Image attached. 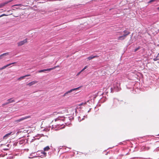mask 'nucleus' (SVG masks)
<instances>
[{
    "instance_id": "obj_14",
    "label": "nucleus",
    "mask_w": 159,
    "mask_h": 159,
    "mask_svg": "<svg viewBox=\"0 0 159 159\" xmlns=\"http://www.w3.org/2000/svg\"><path fill=\"white\" fill-rule=\"evenodd\" d=\"M86 104H87V103L86 102H82L81 103H80L79 105H78V107L79 106H80V107H79V108H81V107H80V106H84Z\"/></svg>"
},
{
    "instance_id": "obj_29",
    "label": "nucleus",
    "mask_w": 159,
    "mask_h": 159,
    "mask_svg": "<svg viewBox=\"0 0 159 159\" xmlns=\"http://www.w3.org/2000/svg\"><path fill=\"white\" fill-rule=\"evenodd\" d=\"M87 66H85V67L84 68H83V70H85L87 68Z\"/></svg>"
},
{
    "instance_id": "obj_1",
    "label": "nucleus",
    "mask_w": 159,
    "mask_h": 159,
    "mask_svg": "<svg viewBox=\"0 0 159 159\" xmlns=\"http://www.w3.org/2000/svg\"><path fill=\"white\" fill-rule=\"evenodd\" d=\"M120 84H117L116 85H114L113 88L111 89V93H113L114 91L117 92L119 91L120 89L119 87Z\"/></svg>"
},
{
    "instance_id": "obj_13",
    "label": "nucleus",
    "mask_w": 159,
    "mask_h": 159,
    "mask_svg": "<svg viewBox=\"0 0 159 159\" xmlns=\"http://www.w3.org/2000/svg\"><path fill=\"white\" fill-rule=\"evenodd\" d=\"M97 57V55H94H94H91L90 56H89V57H88L87 58V59H88V60H90Z\"/></svg>"
},
{
    "instance_id": "obj_33",
    "label": "nucleus",
    "mask_w": 159,
    "mask_h": 159,
    "mask_svg": "<svg viewBox=\"0 0 159 159\" xmlns=\"http://www.w3.org/2000/svg\"><path fill=\"white\" fill-rule=\"evenodd\" d=\"M91 109H89V110L88 111V113L90 111V110H91Z\"/></svg>"
},
{
    "instance_id": "obj_21",
    "label": "nucleus",
    "mask_w": 159,
    "mask_h": 159,
    "mask_svg": "<svg viewBox=\"0 0 159 159\" xmlns=\"http://www.w3.org/2000/svg\"><path fill=\"white\" fill-rule=\"evenodd\" d=\"M50 148L48 146H47L44 148V151H48L49 149Z\"/></svg>"
},
{
    "instance_id": "obj_36",
    "label": "nucleus",
    "mask_w": 159,
    "mask_h": 159,
    "mask_svg": "<svg viewBox=\"0 0 159 159\" xmlns=\"http://www.w3.org/2000/svg\"><path fill=\"white\" fill-rule=\"evenodd\" d=\"M118 101V100L117 99H116L115 100V102H116V101Z\"/></svg>"
},
{
    "instance_id": "obj_12",
    "label": "nucleus",
    "mask_w": 159,
    "mask_h": 159,
    "mask_svg": "<svg viewBox=\"0 0 159 159\" xmlns=\"http://www.w3.org/2000/svg\"><path fill=\"white\" fill-rule=\"evenodd\" d=\"M37 82H38L36 81H32L29 83L27 85H29L30 86H32V85H34V84H35V83H37Z\"/></svg>"
},
{
    "instance_id": "obj_27",
    "label": "nucleus",
    "mask_w": 159,
    "mask_h": 159,
    "mask_svg": "<svg viewBox=\"0 0 159 159\" xmlns=\"http://www.w3.org/2000/svg\"><path fill=\"white\" fill-rule=\"evenodd\" d=\"M33 138V139H32L31 142H33L34 141V140H35L36 139V138H35L34 137Z\"/></svg>"
},
{
    "instance_id": "obj_24",
    "label": "nucleus",
    "mask_w": 159,
    "mask_h": 159,
    "mask_svg": "<svg viewBox=\"0 0 159 159\" xmlns=\"http://www.w3.org/2000/svg\"><path fill=\"white\" fill-rule=\"evenodd\" d=\"M158 57H157V56L156 57L154 58L153 60L154 61H157L158 60H159V58H157Z\"/></svg>"
},
{
    "instance_id": "obj_35",
    "label": "nucleus",
    "mask_w": 159,
    "mask_h": 159,
    "mask_svg": "<svg viewBox=\"0 0 159 159\" xmlns=\"http://www.w3.org/2000/svg\"><path fill=\"white\" fill-rule=\"evenodd\" d=\"M157 10H159V7L157 8Z\"/></svg>"
},
{
    "instance_id": "obj_41",
    "label": "nucleus",
    "mask_w": 159,
    "mask_h": 159,
    "mask_svg": "<svg viewBox=\"0 0 159 159\" xmlns=\"http://www.w3.org/2000/svg\"><path fill=\"white\" fill-rule=\"evenodd\" d=\"M13 158V157H12L11 158Z\"/></svg>"
},
{
    "instance_id": "obj_30",
    "label": "nucleus",
    "mask_w": 159,
    "mask_h": 159,
    "mask_svg": "<svg viewBox=\"0 0 159 159\" xmlns=\"http://www.w3.org/2000/svg\"><path fill=\"white\" fill-rule=\"evenodd\" d=\"M87 66H85V67L84 68H83V70H85L87 68Z\"/></svg>"
},
{
    "instance_id": "obj_18",
    "label": "nucleus",
    "mask_w": 159,
    "mask_h": 159,
    "mask_svg": "<svg viewBox=\"0 0 159 159\" xmlns=\"http://www.w3.org/2000/svg\"><path fill=\"white\" fill-rule=\"evenodd\" d=\"M8 55V53H3L0 55V59H2V57L6 56Z\"/></svg>"
},
{
    "instance_id": "obj_38",
    "label": "nucleus",
    "mask_w": 159,
    "mask_h": 159,
    "mask_svg": "<svg viewBox=\"0 0 159 159\" xmlns=\"http://www.w3.org/2000/svg\"><path fill=\"white\" fill-rule=\"evenodd\" d=\"M96 107H95V110H96Z\"/></svg>"
},
{
    "instance_id": "obj_20",
    "label": "nucleus",
    "mask_w": 159,
    "mask_h": 159,
    "mask_svg": "<svg viewBox=\"0 0 159 159\" xmlns=\"http://www.w3.org/2000/svg\"><path fill=\"white\" fill-rule=\"evenodd\" d=\"M63 118L62 119L61 118V117H58V118H56V119H55V121H58V120H63Z\"/></svg>"
},
{
    "instance_id": "obj_32",
    "label": "nucleus",
    "mask_w": 159,
    "mask_h": 159,
    "mask_svg": "<svg viewBox=\"0 0 159 159\" xmlns=\"http://www.w3.org/2000/svg\"><path fill=\"white\" fill-rule=\"evenodd\" d=\"M84 70H83V69L80 71L82 72V71H83Z\"/></svg>"
},
{
    "instance_id": "obj_16",
    "label": "nucleus",
    "mask_w": 159,
    "mask_h": 159,
    "mask_svg": "<svg viewBox=\"0 0 159 159\" xmlns=\"http://www.w3.org/2000/svg\"><path fill=\"white\" fill-rule=\"evenodd\" d=\"M30 76V75H27L25 76H21L18 79V80H21L25 78L26 77H28Z\"/></svg>"
},
{
    "instance_id": "obj_6",
    "label": "nucleus",
    "mask_w": 159,
    "mask_h": 159,
    "mask_svg": "<svg viewBox=\"0 0 159 159\" xmlns=\"http://www.w3.org/2000/svg\"><path fill=\"white\" fill-rule=\"evenodd\" d=\"M56 68V66H55L54 67L51 68H49V69H45L43 70H41L39 71V73L42 72H44L46 71H50L51 70H53L54 69H55Z\"/></svg>"
},
{
    "instance_id": "obj_5",
    "label": "nucleus",
    "mask_w": 159,
    "mask_h": 159,
    "mask_svg": "<svg viewBox=\"0 0 159 159\" xmlns=\"http://www.w3.org/2000/svg\"><path fill=\"white\" fill-rule=\"evenodd\" d=\"M128 35V34H124L123 35L120 36L118 38V39L123 40L125 39L126 37Z\"/></svg>"
},
{
    "instance_id": "obj_23",
    "label": "nucleus",
    "mask_w": 159,
    "mask_h": 159,
    "mask_svg": "<svg viewBox=\"0 0 159 159\" xmlns=\"http://www.w3.org/2000/svg\"><path fill=\"white\" fill-rule=\"evenodd\" d=\"M123 32L125 33V34H128V35L130 34V32L127 31L126 30H125L123 31Z\"/></svg>"
},
{
    "instance_id": "obj_40",
    "label": "nucleus",
    "mask_w": 159,
    "mask_h": 159,
    "mask_svg": "<svg viewBox=\"0 0 159 159\" xmlns=\"http://www.w3.org/2000/svg\"><path fill=\"white\" fill-rule=\"evenodd\" d=\"M42 136H43V134H42Z\"/></svg>"
},
{
    "instance_id": "obj_7",
    "label": "nucleus",
    "mask_w": 159,
    "mask_h": 159,
    "mask_svg": "<svg viewBox=\"0 0 159 159\" xmlns=\"http://www.w3.org/2000/svg\"><path fill=\"white\" fill-rule=\"evenodd\" d=\"M7 101H8V102L5 103H4L3 104V105H7L8 104L15 102V100H12V98H10L9 99H8L7 100Z\"/></svg>"
},
{
    "instance_id": "obj_17",
    "label": "nucleus",
    "mask_w": 159,
    "mask_h": 159,
    "mask_svg": "<svg viewBox=\"0 0 159 159\" xmlns=\"http://www.w3.org/2000/svg\"><path fill=\"white\" fill-rule=\"evenodd\" d=\"M106 100V98L105 97H103L102 98H101L100 99V102L103 103Z\"/></svg>"
},
{
    "instance_id": "obj_4",
    "label": "nucleus",
    "mask_w": 159,
    "mask_h": 159,
    "mask_svg": "<svg viewBox=\"0 0 159 159\" xmlns=\"http://www.w3.org/2000/svg\"><path fill=\"white\" fill-rule=\"evenodd\" d=\"M27 42V39H26L24 40L21 41L18 43V46H21L24 44L25 43Z\"/></svg>"
},
{
    "instance_id": "obj_37",
    "label": "nucleus",
    "mask_w": 159,
    "mask_h": 159,
    "mask_svg": "<svg viewBox=\"0 0 159 159\" xmlns=\"http://www.w3.org/2000/svg\"><path fill=\"white\" fill-rule=\"evenodd\" d=\"M159 53L157 54V57H159Z\"/></svg>"
},
{
    "instance_id": "obj_22",
    "label": "nucleus",
    "mask_w": 159,
    "mask_h": 159,
    "mask_svg": "<svg viewBox=\"0 0 159 159\" xmlns=\"http://www.w3.org/2000/svg\"><path fill=\"white\" fill-rule=\"evenodd\" d=\"M41 153L43 155V156H46V154H47L44 151H41Z\"/></svg>"
},
{
    "instance_id": "obj_2",
    "label": "nucleus",
    "mask_w": 159,
    "mask_h": 159,
    "mask_svg": "<svg viewBox=\"0 0 159 159\" xmlns=\"http://www.w3.org/2000/svg\"><path fill=\"white\" fill-rule=\"evenodd\" d=\"M80 87H78L77 88H74V89H72L70 90H69V91H67V92H66V93H65V94L63 95V96H67V95H68L69 93H71L73 91L77 90L78 89H79V88H80Z\"/></svg>"
},
{
    "instance_id": "obj_31",
    "label": "nucleus",
    "mask_w": 159,
    "mask_h": 159,
    "mask_svg": "<svg viewBox=\"0 0 159 159\" xmlns=\"http://www.w3.org/2000/svg\"><path fill=\"white\" fill-rule=\"evenodd\" d=\"M46 2V0H44V2H39V3H43V2Z\"/></svg>"
},
{
    "instance_id": "obj_11",
    "label": "nucleus",
    "mask_w": 159,
    "mask_h": 159,
    "mask_svg": "<svg viewBox=\"0 0 159 159\" xmlns=\"http://www.w3.org/2000/svg\"><path fill=\"white\" fill-rule=\"evenodd\" d=\"M12 133V132H9L7 134H6L4 136H3V139H6L7 137H9L11 134Z\"/></svg>"
},
{
    "instance_id": "obj_3",
    "label": "nucleus",
    "mask_w": 159,
    "mask_h": 159,
    "mask_svg": "<svg viewBox=\"0 0 159 159\" xmlns=\"http://www.w3.org/2000/svg\"><path fill=\"white\" fill-rule=\"evenodd\" d=\"M13 0H9L8 1H6L5 2H2V3H1L0 4V8H2V7L4 6H5L7 4V3L10 2H12Z\"/></svg>"
},
{
    "instance_id": "obj_34",
    "label": "nucleus",
    "mask_w": 159,
    "mask_h": 159,
    "mask_svg": "<svg viewBox=\"0 0 159 159\" xmlns=\"http://www.w3.org/2000/svg\"><path fill=\"white\" fill-rule=\"evenodd\" d=\"M6 16V15H5V14H4L2 15L1 16H0V17H1V16Z\"/></svg>"
},
{
    "instance_id": "obj_15",
    "label": "nucleus",
    "mask_w": 159,
    "mask_h": 159,
    "mask_svg": "<svg viewBox=\"0 0 159 159\" xmlns=\"http://www.w3.org/2000/svg\"><path fill=\"white\" fill-rule=\"evenodd\" d=\"M25 140L24 139H22L21 140H20L19 142V143L20 145L23 144L25 142Z\"/></svg>"
},
{
    "instance_id": "obj_26",
    "label": "nucleus",
    "mask_w": 159,
    "mask_h": 159,
    "mask_svg": "<svg viewBox=\"0 0 159 159\" xmlns=\"http://www.w3.org/2000/svg\"><path fill=\"white\" fill-rule=\"evenodd\" d=\"M22 6V5L21 4H15V5H14V6Z\"/></svg>"
},
{
    "instance_id": "obj_8",
    "label": "nucleus",
    "mask_w": 159,
    "mask_h": 159,
    "mask_svg": "<svg viewBox=\"0 0 159 159\" xmlns=\"http://www.w3.org/2000/svg\"><path fill=\"white\" fill-rule=\"evenodd\" d=\"M16 63V62H14L11 63H10V64H7L5 66H3L2 67L0 68V70H2L3 69H5V68H6V67H8V66H10L12 64H14Z\"/></svg>"
},
{
    "instance_id": "obj_10",
    "label": "nucleus",
    "mask_w": 159,
    "mask_h": 159,
    "mask_svg": "<svg viewBox=\"0 0 159 159\" xmlns=\"http://www.w3.org/2000/svg\"><path fill=\"white\" fill-rule=\"evenodd\" d=\"M30 117V116H26L25 117H22L21 118H20V119H19L17 120H16V121H17V122H20V121H22V120H23L27 118H28Z\"/></svg>"
},
{
    "instance_id": "obj_28",
    "label": "nucleus",
    "mask_w": 159,
    "mask_h": 159,
    "mask_svg": "<svg viewBox=\"0 0 159 159\" xmlns=\"http://www.w3.org/2000/svg\"><path fill=\"white\" fill-rule=\"evenodd\" d=\"M81 72L80 71L79 72H78L77 74L76 75V76H78L79 75H80V74L81 73Z\"/></svg>"
},
{
    "instance_id": "obj_19",
    "label": "nucleus",
    "mask_w": 159,
    "mask_h": 159,
    "mask_svg": "<svg viewBox=\"0 0 159 159\" xmlns=\"http://www.w3.org/2000/svg\"><path fill=\"white\" fill-rule=\"evenodd\" d=\"M86 116H86H84L83 118H82V119H81V118L80 116H79V117H78L79 121L80 122L81 120H84V117H86Z\"/></svg>"
},
{
    "instance_id": "obj_39",
    "label": "nucleus",
    "mask_w": 159,
    "mask_h": 159,
    "mask_svg": "<svg viewBox=\"0 0 159 159\" xmlns=\"http://www.w3.org/2000/svg\"><path fill=\"white\" fill-rule=\"evenodd\" d=\"M103 72H104V73H105V71H104Z\"/></svg>"
},
{
    "instance_id": "obj_9",
    "label": "nucleus",
    "mask_w": 159,
    "mask_h": 159,
    "mask_svg": "<svg viewBox=\"0 0 159 159\" xmlns=\"http://www.w3.org/2000/svg\"><path fill=\"white\" fill-rule=\"evenodd\" d=\"M30 117V116H26L25 117H22L21 118H20V119H19L17 120H16V121H17V122H20V121H22V120H23L27 118H28Z\"/></svg>"
},
{
    "instance_id": "obj_25",
    "label": "nucleus",
    "mask_w": 159,
    "mask_h": 159,
    "mask_svg": "<svg viewBox=\"0 0 159 159\" xmlns=\"http://www.w3.org/2000/svg\"><path fill=\"white\" fill-rule=\"evenodd\" d=\"M140 47H138L135 49L134 52H136L140 49Z\"/></svg>"
}]
</instances>
